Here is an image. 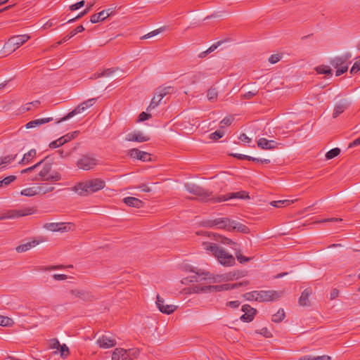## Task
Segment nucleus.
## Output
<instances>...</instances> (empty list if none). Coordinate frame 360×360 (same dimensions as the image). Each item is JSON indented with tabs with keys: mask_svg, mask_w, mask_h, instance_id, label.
Listing matches in <instances>:
<instances>
[{
	"mask_svg": "<svg viewBox=\"0 0 360 360\" xmlns=\"http://www.w3.org/2000/svg\"><path fill=\"white\" fill-rule=\"evenodd\" d=\"M203 249L208 253L213 255L217 261L223 266H232L236 264L234 257L219 247L217 244L210 242L202 243Z\"/></svg>",
	"mask_w": 360,
	"mask_h": 360,
	"instance_id": "1",
	"label": "nucleus"
},
{
	"mask_svg": "<svg viewBox=\"0 0 360 360\" xmlns=\"http://www.w3.org/2000/svg\"><path fill=\"white\" fill-rule=\"evenodd\" d=\"M105 183L101 179H93L76 184L73 189L79 195H86L89 193H95L103 189Z\"/></svg>",
	"mask_w": 360,
	"mask_h": 360,
	"instance_id": "2",
	"label": "nucleus"
},
{
	"mask_svg": "<svg viewBox=\"0 0 360 360\" xmlns=\"http://www.w3.org/2000/svg\"><path fill=\"white\" fill-rule=\"evenodd\" d=\"M51 169L52 165L51 163L44 164L42 169L32 180L41 181H58L60 180V174L56 171H53L51 174H50Z\"/></svg>",
	"mask_w": 360,
	"mask_h": 360,
	"instance_id": "3",
	"label": "nucleus"
},
{
	"mask_svg": "<svg viewBox=\"0 0 360 360\" xmlns=\"http://www.w3.org/2000/svg\"><path fill=\"white\" fill-rule=\"evenodd\" d=\"M185 187L188 193L196 195L200 201H212L214 202V198H216V197L212 196V192L205 190L200 186L188 184Z\"/></svg>",
	"mask_w": 360,
	"mask_h": 360,
	"instance_id": "4",
	"label": "nucleus"
},
{
	"mask_svg": "<svg viewBox=\"0 0 360 360\" xmlns=\"http://www.w3.org/2000/svg\"><path fill=\"white\" fill-rule=\"evenodd\" d=\"M139 352L137 348L129 349L116 348L112 352V360H133L138 357Z\"/></svg>",
	"mask_w": 360,
	"mask_h": 360,
	"instance_id": "5",
	"label": "nucleus"
},
{
	"mask_svg": "<svg viewBox=\"0 0 360 360\" xmlns=\"http://www.w3.org/2000/svg\"><path fill=\"white\" fill-rule=\"evenodd\" d=\"M350 57V54H345V56L335 57L330 60V64L336 69L335 75L337 77L347 71V61Z\"/></svg>",
	"mask_w": 360,
	"mask_h": 360,
	"instance_id": "6",
	"label": "nucleus"
},
{
	"mask_svg": "<svg viewBox=\"0 0 360 360\" xmlns=\"http://www.w3.org/2000/svg\"><path fill=\"white\" fill-rule=\"evenodd\" d=\"M98 165V160L93 154L82 155L77 161V167L83 170H90Z\"/></svg>",
	"mask_w": 360,
	"mask_h": 360,
	"instance_id": "7",
	"label": "nucleus"
},
{
	"mask_svg": "<svg viewBox=\"0 0 360 360\" xmlns=\"http://www.w3.org/2000/svg\"><path fill=\"white\" fill-rule=\"evenodd\" d=\"M96 100H97V98H90V99H88V100L82 102V103L78 105L73 110L70 112L67 115H65V117H63V118H61L60 120L57 121L56 123L58 124L61 122L65 121V120L72 117L75 115L82 112L86 109L94 105L95 104Z\"/></svg>",
	"mask_w": 360,
	"mask_h": 360,
	"instance_id": "8",
	"label": "nucleus"
},
{
	"mask_svg": "<svg viewBox=\"0 0 360 360\" xmlns=\"http://www.w3.org/2000/svg\"><path fill=\"white\" fill-rule=\"evenodd\" d=\"M256 297L257 299V302H271L274 301L280 298L283 295V292L281 291H276V290H257Z\"/></svg>",
	"mask_w": 360,
	"mask_h": 360,
	"instance_id": "9",
	"label": "nucleus"
},
{
	"mask_svg": "<svg viewBox=\"0 0 360 360\" xmlns=\"http://www.w3.org/2000/svg\"><path fill=\"white\" fill-rule=\"evenodd\" d=\"M69 293L74 297L78 298L85 302H91L96 300V297L92 292L85 289H72L69 291Z\"/></svg>",
	"mask_w": 360,
	"mask_h": 360,
	"instance_id": "10",
	"label": "nucleus"
},
{
	"mask_svg": "<svg viewBox=\"0 0 360 360\" xmlns=\"http://www.w3.org/2000/svg\"><path fill=\"white\" fill-rule=\"evenodd\" d=\"M34 212L35 210L34 207H24L20 210H10L8 212L5 213L2 217H1L0 219H13L18 218L20 217H25L32 214L34 213Z\"/></svg>",
	"mask_w": 360,
	"mask_h": 360,
	"instance_id": "11",
	"label": "nucleus"
},
{
	"mask_svg": "<svg viewBox=\"0 0 360 360\" xmlns=\"http://www.w3.org/2000/svg\"><path fill=\"white\" fill-rule=\"evenodd\" d=\"M74 225L72 223H46L44 225V228L51 231L67 232L72 229Z\"/></svg>",
	"mask_w": 360,
	"mask_h": 360,
	"instance_id": "12",
	"label": "nucleus"
},
{
	"mask_svg": "<svg viewBox=\"0 0 360 360\" xmlns=\"http://www.w3.org/2000/svg\"><path fill=\"white\" fill-rule=\"evenodd\" d=\"M156 305L158 309L164 314H170L173 313L177 308L173 304H165V300L159 295H157Z\"/></svg>",
	"mask_w": 360,
	"mask_h": 360,
	"instance_id": "13",
	"label": "nucleus"
},
{
	"mask_svg": "<svg viewBox=\"0 0 360 360\" xmlns=\"http://www.w3.org/2000/svg\"><path fill=\"white\" fill-rule=\"evenodd\" d=\"M241 310L244 314L240 316V319L243 322L252 321L256 314L257 310L249 304H244Z\"/></svg>",
	"mask_w": 360,
	"mask_h": 360,
	"instance_id": "14",
	"label": "nucleus"
},
{
	"mask_svg": "<svg viewBox=\"0 0 360 360\" xmlns=\"http://www.w3.org/2000/svg\"><path fill=\"white\" fill-rule=\"evenodd\" d=\"M232 198H249V196L247 193L245 191H240V192H236V193H231L226 195H220L216 197V198H214V202H221L224 201H226L229 199Z\"/></svg>",
	"mask_w": 360,
	"mask_h": 360,
	"instance_id": "15",
	"label": "nucleus"
},
{
	"mask_svg": "<svg viewBox=\"0 0 360 360\" xmlns=\"http://www.w3.org/2000/svg\"><path fill=\"white\" fill-rule=\"evenodd\" d=\"M96 343L101 348L104 349L112 347L117 344L115 339L105 335L99 337L96 340Z\"/></svg>",
	"mask_w": 360,
	"mask_h": 360,
	"instance_id": "16",
	"label": "nucleus"
},
{
	"mask_svg": "<svg viewBox=\"0 0 360 360\" xmlns=\"http://www.w3.org/2000/svg\"><path fill=\"white\" fill-rule=\"evenodd\" d=\"M193 291L197 293L200 292H220L224 291V287L223 284L205 286H201L200 284H198L193 287Z\"/></svg>",
	"mask_w": 360,
	"mask_h": 360,
	"instance_id": "17",
	"label": "nucleus"
},
{
	"mask_svg": "<svg viewBox=\"0 0 360 360\" xmlns=\"http://www.w3.org/2000/svg\"><path fill=\"white\" fill-rule=\"evenodd\" d=\"M214 222L216 228L229 231H231L232 224H234L233 220L227 217L216 218Z\"/></svg>",
	"mask_w": 360,
	"mask_h": 360,
	"instance_id": "18",
	"label": "nucleus"
},
{
	"mask_svg": "<svg viewBox=\"0 0 360 360\" xmlns=\"http://www.w3.org/2000/svg\"><path fill=\"white\" fill-rule=\"evenodd\" d=\"M191 271L195 273V275L192 276L191 281L200 282L202 281H209V283L214 281V278L209 272H204L200 270H198L197 271L192 270Z\"/></svg>",
	"mask_w": 360,
	"mask_h": 360,
	"instance_id": "19",
	"label": "nucleus"
},
{
	"mask_svg": "<svg viewBox=\"0 0 360 360\" xmlns=\"http://www.w3.org/2000/svg\"><path fill=\"white\" fill-rule=\"evenodd\" d=\"M30 39L27 34L15 35L10 37L7 41L8 45H23Z\"/></svg>",
	"mask_w": 360,
	"mask_h": 360,
	"instance_id": "20",
	"label": "nucleus"
},
{
	"mask_svg": "<svg viewBox=\"0 0 360 360\" xmlns=\"http://www.w3.org/2000/svg\"><path fill=\"white\" fill-rule=\"evenodd\" d=\"M211 233L208 234V236L210 237ZM213 236L214 240L217 241H219L220 243L223 244H227L231 246V248L234 250H238V246L239 245L237 243L233 241L232 240L226 238L224 236L216 234V233H212Z\"/></svg>",
	"mask_w": 360,
	"mask_h": 360,
	"instance_id": "21",
	"label": "nucleus"
},
{
	"mask_svg": "<svg viewBox=\"0 0 360 360\" xmlns=\"http://www.w3.org/2000/svg\"><path fill=\"white\" fill-rule=\"evenodd\" d=\"M257 146L262 149L271 150L276 148L278 143L274 140H267L265 138H261L257 141Z\"/></svg>",
	"mask_w": 360,
	"mask_h": 360,
	"instance_id": "22",
	"label": "nucleus"
},
{
	"mask_svg": "<svg viewBox=\"0 0 360 360\" xmlns=\"http://www.w3.org/2000/svg\"><path fill=\"white\" fill-rule=\"evenodd\" d=\"M126 140L129 141L145 142L149 140V137L145 136L141 131H135L128 134Z\"/></svg>",
	"mask_w": 360,
	"mask_h": 360,
	"instance_id": "23",
	"label": "nucleus"
},
{
	"mask_svg": "<svg viewBox=\"0 0 360 360\" xmlns=\"http://www.w3.org/2000/svg\"><path fill=\"white\" fill-rule=\"evenodd\" d=\"M312 293V289L307 288L302 292L299 298L298 302L300 306L306 307L310 305L309 297Z\"/></svg>",
	"mask_w": 360,
	"mask_h": 360,
	"instance_id": "24",
	"label": "nucleus"
},
{
	"mask_svg": "<svg viewBox=\"0 0 360 360\" xmlns=\"http://www.w3.org/2000/svg\"><path fill=\"white\" fill-rule=\"evenodd\" d=\"M349 106V103L346 100H342L338 102L334 108L333 112V117H338L341 113H342Z\"/></svg>",
	"mask_w": 360,
	"mask_h": 360,
	"instance_id": "25",
	"label": "nucleus"
},
{
	"mask_svg": "<svg viewBox=\"0 0 360 360\" xmlns=\"http://www.w3.org/2000/svg\"><path fill=\"white\" fill-rule=\"evenodd\" d=\"M124 202L129 206L136 208H141L143 207V202L135 197H126L123 199Z\"/></svg>",
	"mask_w": 360,
	"mask_h": 360,
	"instance_id": "26",
	"label": "nucleus"
},
{
	"mask_svg": "<svg viewBox=\"0 0 360 360\" xmlns=\"http://www.w3.org/2000/svg\"><path fill=\"white\" fill-rule=\"evenodd\" d=\"M52 120H53V117L36 119V120H32V121L27 122L25 124V127L27 129H30V128L39 127L40 125L48 123Z\"/></svg>",
	"mask_w": 360,
	"mask_h": 360,
	"instance_id": "27",
	"label": "nucleus"
},
{
	"mask_svg": "<svg viewBox=\"0 0 360 360\" xmlns=\"http://www.w3.org/2000/svg\"><path fill=\"white\" fill-rule=\"evenodd\" d=\"M110 10H103L98 13H95L91 16L90 22L91 23H96L100 21L104 20L110 15Z\"/></svg>",
	"mask_w": 360,
	"mask_h": 360,
	"instance_id": "28",
	"label": "nucleus"
},
{
	"mask_svg": "<svg viewBox=\"0 0 360 360\" xmlns=\"http://www.w3.org/2000/svg\"><path fill=\"white\" fill-rule=\"evenodd\" d=\"M174 87L172 86H160L156 89V94L158 98L162 99L167 94H170L174 92Z\"/></svg>",
	"mask_w": 360,
	"mask_h": 360,
	"instance_id": "29",
	"label": "nucleus"
},
{
	"mask_svg": "<svg viewBox=\"0 0 360 360\" xmlns=\"http://www.w3.org/2000/svg\"><path fill=\"white\" fill-rule=\"evenodd\" d=\"M39 244V242L34 240L32 241L27 242L24 244L20 245L16 247L15 250L18 252H24L27 250H30V248L36 246Z\"/></svg>",
	"mask_w": 360,
	"mask_h": 360,
	"instance_id": "30",
	"label": "nucleus"
},
{
	"mask_svg": "<svg viewBox=\"0 0 360 360\" xmlns=\"http://www.w3.org/2000/svg\"><path fill=\"white\" fill-rule=\"evenodd\" d=\"M235 40L233 36L230 34H224L220 37L219 39L214 42L212 45H223L226 43H233Z\"/></svg>",
	"mask_w": 360,
	"mask_h": 360,
	"instance_id": "31",
	"label": "nucleus"
},
{
	"mask_svg": "<svg viewBox=\"0 0 360 360\" xmlns=\"http://www.w3.org/2000/svg\"><path fill=\"white\" fill-rule=\"evenodd\" d=\"M37 154V151L35 149H31L29 150L27 153L24 154L23 158L22 160L19 162V164L20 165H26L29 163L32 159L35 157Z\"/></svg>",
	"mask_w": 360,
	"mask_h": 360,
	"instance_id": "32",
	"label": "nucleus"
},
{
	"mask_svg": "<svg viewBox=\"0 0 360 360\" xmlns=\"http://www.w3.org/2000/svg\"><path fill=\"white\" fill-rule=\"evenodd\" d=\"M233 223L234 224H233L232 226H231V231L237 230L238 232L243 233H248L250 232V229L247 226H245L240 222H237L234 220H233Z\"/></svg>",
	"mask_w": 360,
	"mask_h": 360,
	"instance_id": "33",
	"label": "nucleus"
},
{
	"mask_svg": "<svg viewBox=\"0 0 360 360\" xmlns=\"http://www.w3.org/2000/svg\"><path fill=\"white\" fill-rule=\"evenodd\" d=\"M297 200H274L270 202L271 205L275 207H284L293 203Z\"/></svg>",
	"mask_w": 360,
	"mask_h": 360,
	"instance_id": "34",
	"label": "nucleus"
},
{
	"mask_svg": "<svg viewBox=\"0 0 360 360\" xmlns=\"http://www.w3.org/2000/svg\"><path fill=\"white\" fill-rule=\"evenodd\" d=\"M248 283H249L248 281L240 282V283H225V284H223L224 291L238 288L243 285H247Z\"/></svg>",
	"mask_w": 360,
	"mask_h": 360,
	"instance_id": "35",
	"label": "nucleus"
},
{
	"mask_svg": "<svg viewBox=\"0 0 360 360\" xmlns=\"http://www.w3.org/2000/svg\"><path fill=\"white\" fill-rule=\"evenodd\" d=\"M40 101H34L30 103H27L23 106H22L21 110L22 112H27L32 110V108H38L40 106Z\"/></svg>",
	"mask_w": 360,
	"mask_h": 360,
	"instance_id": "36",
	"label": "nucleus"
},
{
	"mask_svg": "<svg viewBox=\"0 0 360 360\" xmlns=\"http://www.w3.org/2000/svg\"><path fill=\"white\" fill-rule=\"evenodd\" d=\"M56 344L57 345V349H60V356L63 358H66L70 354L68 347L65 344L60 345L58 340H56Z\"/></svg>",
	"mask_w": 360,
	"mask_h": 360,
	"instance_id": "37",
	"label": "nucleus"
},
{
	"mask_svg": "<svg viewBox=\"0 0 360 360\" xmlns=\"http://www.w3.org/2000/svg\"><path fill=\"white\" fill-rule=\"evenodd\" d=\"M285 318V312L283 309H278V311L272 315L271 321L274 323H279Z\"/></svg>",
	"mask_w": 360,
	"mask_h": 360,
	"instance_id": "38",
	"label": "nucleus"
},
{
	"mask_svg": "<svg viewBox=\"0 0 360 360\" xmlns=\"http://www.w3.org/2000/svg\"><path fill=\"white\" fill-rule=\"evenodd\" d=\"M298 360H331V357L328 355L313 356L310 355L304 356Z\"/></svg>",
	"mask_w": 360,
	"mask_h": 360,
	"instance_id": "39",
	"label": "nucleus"
},
{
	"mask_svg": "<svg viewBox=\"0 0 360 360\" xmlns=\"http://www.w3.org/2000/svg\"><path fill=\"white\" fill-rule=\"evenodd\" d=\"M14 324V321L12 319L8 316H4L0 315V326L4 327L12 326Z\"/></svg>",
	"mask_w": 360,
	"mask_h": 360,
	"instance_id": "40",
	"label": "nucleus"
},
{
	"mask_svg": "<svg viewBox=\"0 0 360 360\" xmlns=\"http://www.w3.org/2000/svg\"><path fill=\"white\" fill-rule=\"evenodd\" d=\"M316 70L319 74H325L326 75L332 76V70L329 66L321 65L316 68Z\"/></svg>",
	"mask_w": 360,
	"mask_h": 360,
	"instance_id": "41",
	"label": "nucleus"
},
{
	"mask_svg": "<svg viewBox=\"0 0 360 360\" xmlns=\"http://www.w3.org/2000/svg\"><path fill=\"white\" fill-rule=\"evenodd\" d=\"M16 179V176L14 175H11L5 177L4 179L0 181V188L6 187L8 186L11 183L13 182Z\"/></svg>",
	"mask_w": 360,
	"mask_h": 360,
	"instance_id": "42",
	"label": "nucleus"
},
{
	"mask_svg": "<svg viewBox=\"0 0 360 360\" xmlns=\"http://www.w3.org/2000/svg\"><path fill=\"white\" fill-rule=\"evenodd\" d=\"M15 49H11V46H0V58H4L13 51H15Z\"/></svg>",
	"mask_w": 360,
	"mask_h": 360,
	"instance_id": "43",
	"label": "nucleus"
},
{
	"mask_svg": "<svg viewBox=\"0 0 360 360\" xmlns=\"http://www.w3.org/2000/svg\"><path fill=\"white\" fill-rule=\"evenodd\" d=\"M340 153V149L338 148H334L326 153V158L327 160L333 159V158L337 157Z\"/></svg>",
	"mask_w": 360,
	"mask_h": 360,
	"instance_id": "44",
	"label": "nucleus"
},
{
	"mask_svg": "<svg viewBox=\"0 0 360 360\" xmlns=\"http://www.w3.org/2000/svg\"><path fill=\"white\" fill-rule=\"evenodd\" d=\"M235 251H236V257L240 263H241V264L246 263V262H248L251 259V258L247 257L240 254V250L239 248V245L238 246V250H235Z\"/></svg>",
	"mask_w": 360,
	"mask_h": 360,
	"instance_id": "45",
	"label": "nucleus"
},
{
	"mask_svg": "<svg viewBox=\"0 0 360 360\" xmlns=\"http://www.w3.org/2000/svg\"><path fill=\"white\" fill-rule=\"evenodd\" d=\"M161 100L162 99H160V98H158L155 94V96L152 98L149 106L147 108V110L148 111L155 108L160 104Z\"/></svg>",
	"mask_w": 360,
	"mask_h": 360,
	"instance_id": "46",
	"label": "nucleus"
},
{
	"mask_svg": "<svg viewBox=\"0 0 360 360\" xmlns=\"http://www.w3.org/2000/svg\"><path fill=\"white\" fill-rule=\"evenodd\" d=\"M282 57H283L282 53H276L272 54L269 58V62L271 64H275V63H278V61H280L281 60Z\"/></svg>",
	"mask_w": 360,
	"mask_h": 360,
	"instance_id": "47",
	"label": "nucleus"
},
{
	"mask_svg": "<svg viewBox=\"0 0 360 360\" xmlns=\"http://www.w3.org/2000/svg\"><path fill=\"white\" fill-rule=\"evenodd\" d=\"M39 192H37L34 188H25L21 191V195L25 196H34L37 195Z\"/></svg>",
	"mask_w": 360,
	"mask_h": 360,
	"instance_id": "48",
	"label": "nucleus"
},
{
	"mask_svg": "<svg viewBox=\"0 0 360 360\" xmlns=\"http://www.w3.org/2000/svg\"><path fill=\"white\" fill-rule=\"evenodd\" d=\"M165 30V28L164 27H161L160 29H158V30H153L143 36H142L141 37V39H149L150 37H153L154 36H156L158 35V34H160V32H162V31Z\"/></svg>",
	"mask_w": 360,
	"mask_h": 360,
	"instance_id": "49",
	"label": "nucleus"
},
{
	"mask_svg": "<svg viewBox=\"0 0 360 360\" xmlns=\"http://www.w3.org/2000/svg\"><path fill=\"white\" fill-rule=\"evenodd\" d=\"M16 155H6L2 158H0V165L1 166L3 165H8L11 163L12 161H13L15 159Z\"/></svg>",
	"mask_w": 360,
	"mask_h": 360,
	"instance_id": "50",
	"label": "nucleus"
},
{
	"mask_svg": "<svg viewBox=\"0 0 360 360\" xmlns=\"http://www.w3.org/2000/svg\"><path fill=\"white\" fill-rule=\"evenodd\" d=\"M48 157H46L44 160H41L40 162L36 163L34 165L32 166V167H27L26 169H24L21 171V174H26V173H29V172H32L34 169H35L36 168L39 167L43 162L44 161L47 159Z\"/></svg>",
	"mask_w": 360,
	"mask_h": 360,
	"instance_id": "51",
	"label": "nucleus"
},
{
	"mask_svg": "<svg viewBox=\"0 0 360 360\" xmlns=\"http://www.w3.org/2000/svg\"><path fill=\"white\" fill-rule=\"evenodd\" d=\"M243 297H245V299L246 300H248V301H257V299L256 298L257 297V290H254V291H252V292H246L243 295Z\"/></svg>",
	"mask_w": 360,
	"mask_h": 360,
	"instance_id": "52",
	"label": "nucleus"
},
{
	"mask_svg": "<svg viewBox=\"0 0 360 360\" xmlns=\"http://www.w3.org/2000/svg\"><path fill=\"white\" fill-rule=\"evenodd\" d=\"M217 96H218V94H217V92L215 89L211 88L208 90L207 97L209 101H215L217 98Z\"/></svg>",
	"mask_w": 360,
	"mask_h": 360,
	"instance_id": "53",
	"label": "nucleus"
},
{
	"mask_svg": "<svg viewBox=\"0 0 360 360\" xmlns=\"http://www.w3.org/2000/svg\"><path fill=\"white\" fill-rule=\"evenodd\" d=\"M39 188V193L43 192V193L51 192L53 191L54 187L53 186H48L46 184H42L40 186L38 187Z\"/></svg>",
	"mask_w": 360,
	"mask_h": 360,
	"instance_id": "54",
	"label": "nucleus"
},
{
	"mask_svg": "<svg viewBox=\"0 0 360 360\" xmlns=\"http://www.w3.org/2000/svg\"><path fill=\"white\" fill-rule=\"evenodd\" d=\"M64 145V143L63 141V139H61V137H60L59 139L53 141H51L49 146V148H58L61 146Z\"/></svg>",
	"mask_w": 360,
	"mask_h": 360,
	"instance_id": "55",
	"label": "nucleus"
},
{
	"mask_svg": "<svg viewBox=\"0 0 360 360\" xmlns=\"http://www.w3.org/2000/svg\"><path fill=\"white\" fill-rule=\"evenodd\" d=\"M224 135V132L221 130H217L210 135V138L213 140H218Z\"/></svg>",
	"mask_w": 360,
	"mask_h": 360,
	"instance_id": "56",
	"label": "nucleus"
},
{
	"mask_svg": "<svg viewBox=\"0 0 360 360\" xmlns=\"http://www.w3.org/2000/svg\"><path fill=\"white\" fill-rule=\"evenodd\" d=\"M117 69L115 68H108L106 70H104L103 72L98 73L97 77H107L110 76L111 74L115 72Z\"/></svg>",
	"mask_w": 360,
	"mask_h": 360,
	"instance_id": "57",
	"label": "nucleus"
},
{
	"mask_svg": "<svg viewBox=\"0 0 360 360\" xmlns=\"http://www.w3.org/2000/svg\"><path fill=\"white\" fill-rule=\"evenodd\" d=\"M140 153H141V150H139L137 148H133L129 151L128 154L131 158H136V159L139 160L140 159Z\"/></svg>",
	"mask_w": 360,
	"mask_h": 360,
	"instance_id": "58",
	"label": "nucleus"
},
{
	"mask_svg": "<svg viewBox=\"0 0 360 360\" xmlns=\"http://www.w3.org/2000/svg\"><path fill=\"white\" fill-rule=\"evenodd\" d=\"M258 90L250 91L241 95V98L243 99H251L253 96L258 94Z\"/></svg>",
	"mask_w": 360,
	"mask_h": 360,
	"instance_id": "59",
	"label": "nucleus"
},
{
	"mask_svg": "<svg viewBox=\"0 0 360 360\" xmlns=\"http://www.w3.org/2000/svg\"><path fill=\"white\" fill-rule=\"evenodd\" d=\"M215 219H207L202 221L201 224L204 227L207 228H214L215 227Z\"/></svg>",
	"mask_w": 360,
	"mask_h": 360,
	"instance_id": "60",
	"label": "nucleus"
},
{
	"mask_svg": "<svg viewBox=\"0 0 360 360\" xmlns=\"http://www.w3.org/2000/svg\"><path fill=\"white\" fill-rule=\"evenodd\" d=\"M257 333L262 335L265 338H271L272 337L271 333L266 327L261 328L259 330H257Z\"/></svg>",
	"mask_w": 360,
	"mask_h": 360,
	"instance_id": "61",
	"label": "nucleus"
},
{
	"mask_svg": "<svg viewBox=\"0 0 360 360\" xmlns=\"http://www.w3.org/2000/svg\"><path fill=\"white\" fill-rule=\"evenodd\" d=\"M359 70H360V58L354 63V65H352V67L350 70V73L356 74Z\"/></svg>",
	"mask_w": 360,
	"mask_h": 360,
	"instance_id": "62",
	"label": "nucleus"
},
{
	"mask_svg": "<svg viewBox=\"0 0 360 360\" xmlns=\"http://www.w3.org/2000/svg\"><path fill=\"white\" fill-rule=\"evenodd\" d=\"M233 118L232 117H226L220 122L221 127L224 126H229L231 124Z\"/></svg>",
	"mask_w": 360,
	"mask_h": 360,
	"instance_id": "63",
	"label": "nucleus"
},
{
	"mask_svg": "<svg viewBox=\"0 0 360 360\" xmlns=\"http://www.w3.org/2000/svg\"><path fill=\"white\" fill-rule=\"evenodd\" d=\"M84 4H85V1L84 0L80 1L76 4H74L71 6H70V10L71 11H76V10L82 8V6H84Z\"/></svg>",
	"mask_w": 360,
	"mask_h": 360,
	"instance_id": "64",
	"label": "nucleus"
}]
</instances>
